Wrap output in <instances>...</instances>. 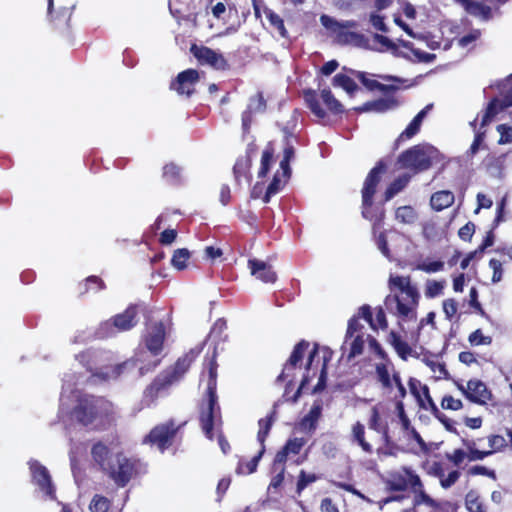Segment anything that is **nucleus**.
Masks as SVG:
<instances>
[{
    "label": "nucleus",
    "mask_w": 512,
    "mask_h": 512,
    "mask_svg": "<svg viewBox=\"0 0 512 512\" xmlns=\"http://www.w3.org/2000/svg\"><path fill=\"white\" fill-rule=\"evenodd\" d=\"M377 379L384 389L390 390L392 388V377L390 376L388 366L386 363L376 364Z\"/></svg>",
    "instance_id": "55"
},
{
    "label": "nucleus",
    "mask_w": 512,
    "mask_h": 512,
    "mask_svg": "<svg viewBox=\"0 0 512 512\" xmlns=\"http://www.w3.org/2000/svg\"><path fill=\"white\" fill-rule=\"evenodd\" d=\"M308 341L302 339L293 348L289 358L284 364L283 370L277 377V381H284L286 378L294 375V370L303 362L305 352L309 348Z\"/></svg>",
    "instance_id": "17"
},
{
    "label": "nucleus",
    "mask_w": 512,
    "mask_h": 512,
    "mask_svg": "<svg viewBox=\"0 0 512 512\" xmlns=\"http://www.w3.org/2000/svg\"><path fill=\"white\" fill-rule=\"evenodd\" d=\"M496 130L500 134L498 144L504 145L512 143V126L507 124H499L496 127Z\"/></svg>",
    "instance_id": "64"
},
{
    "label": "nucleus",
    "mask_w": 512,
    "mask_h": 512,
    "mask_svg": "<svg viewBox=\"0 0 512 512\" xmlns=\"http://www.w3.org/2000/svg\"><path fill=\"white\" fill-rule=\"evenodd\" d=\"M118 487H125L137 473V461L118 452L103 471Z\"/></svg>",
    "instance_id": "8"
},
{
    "label": "nucleus",
    "mask_w": 512,
    "mask_h": 512,
    "mask_svg": "<svg viewBox=\"0 0 512 512\" xmlns=\"http://www.w3.org/2000/svg\"><path fill=\"white\" fill-rule=\"evenodd\" d=\"M418 386H420V382L414 378H410L409 388H410L411 393L417 398V400L419 401V404L422 408L429 409L431 411V413L439 420V417L441 418V414H443V413L440 412V410L438 409L435 402H431L430 406H426L424 401L421 399V395L417 389Z\"/></svg>",
    "instance_id": "49"
},
{
    "label": "nucleus",
    "mask_w": 512,
    "mask_h": 512,
    "mask_svg": "<svg viewBox=\"0 0 512 512\" xmlns=\"http://www.w3.org/2000/svg\"><path fill=\"white\" fill-rule=\"evenodd\" d=\"M285 470L286 469L284 465H278V469L275 471L276 475L272 477L269 483L267 493L268 496L273 500H277L281 495V487L284 482Z\"/></svg>",
    "instance_id": "40"
},
{
    "label": "nucleus",
    "mask_w": 512,
    "mask_h": 512,
    "mask_svg": "<svg viewBox=\"0 0 512 512\" xmlns=\"http://www.w3.org/2000/svg\"><path fill=\"white\" fill-rule=\"evenodd\" d=\"M73 419L81 426L93 430H106L115 422L114 404L102 396L84 394L72 408Z\"/></svg>",
    "instance_id": "1"
},
{
    "label": "nucleus",
    "mask_w": 512,
    "mask_h": 512,
    "mask_svg": "<svg viewBox=\"0 0 512 512\" xmlns=\"http://www.w3.org/2000/svg\"><path fill=\"white\" fill-rule=\"evenodd\" d=\"M464 395L471 402L477 404H485L492 396L486 384L477 379L467 382V391H464Z\"/></svg>",
    "instance_id": "24"
},
{
    "label": "nucleus",
    "mask_w": 512,
    "mask_h": 512,
    "mask_svg": "<svg viewBox=\"0 0 512 512\" xmlns=\"http://www.w3.org/2000/svg\"><path fill=\"white\" fill-rule=\"evenodd\" d=\"M174 383L173 379L170 378L164 371L158 374L154 380L146 387L144 391L145 398L154 401L158 398L159 394L168 389Z\"/></svg>",
    "instance_id": "26"
},
{
    "label": "nucleus",
    "mask_w": 512,
    "mask_h": 512,
    "mask_svg": "<svg viewBox=\"0 0 512 512\" xmlns=\"http://www.w3.org/2000/svg\"><path fill=\"white\" fill-rule=\"evenodd\" d=\"M465 11L468 14L474 17H478L483 21H489L493 17L491 7L479 1L472 0L470 5L466 7Z\"/></svg>",
    "instance_id": "45"
},
{
    "label": "nucleus",
    "mask_w": 512,
    "mask_h": 512,
    "mask_svg": "<svg viewBox=\"0 0 512 512\" xmlns=\"http://www.w3.org/2000/svg\"><path fill=\"white\" fill-rule=\"evenodd\" d=\"M440 151L429 143L416 144L398 156L397 162L401 168L419 174L429 170L435 164L443 160Z\"/></svg>",
    "instance_id": "5"
},
{
    "label": "nucleus",
    "mask_w": 512,
    "mask_h": 512,
    "mask_svg": "<svg viewBox=\"0 0 512 512\" xmlns=\"http://www.w3.org/2000/svg\"><path fill=\"white\" fill-rule=\"evenodd\" d=\"M306 440L304 438H292L288 439L285 445L276 453L272 469L276 471L278 469V465H284L288 460L290 455H298L302 448L305 446Z\"/></svg>",
    "instance_id": "20"
},
{
    "label": "nucleus",
    "mask_w": 512,
    "mask_h": 512,
    "mask_svg": "<svg viewBox=\"0 0 512 512\" xmlns=\"http://www.w3.org/2000/svg\"><path fill=\"white\" fill-rule=\"evenodd\" d=\"M395 218L403 224H412L417 219V213L411 206H401L396 209Z\"/></svg>",
    "instance_id": "52"
},
{
    "label": "nucleus",
    "mask_w": 512,
    "mask_h": 512,
    "mask_svg": "<svg viewBox=\"0 0 512 512\" xmlns=\"http://www.w3.org/2000/svg\"><path fill=\"white\" fill-rule=\"evenodd\" d=\"M281 189V179L279 176V173L277 172L274 176L272 181L269 183L267 190L263 196V202L269 203L270 199L273 195L278 193Z\"/></svg>",
    "instance_id": "62"
},
{
    "label": "nucleus",
    "mask_w": 512,
    "mask_h": 512,
    "mask_svg": "<svg viewBox=\"0 0 512 512\" xmlns=\"http://www.w3.org/2000/svg\"><path fill=\"white\" fill-rule=\"evenodd\" d=\"M462 444L467 452L463 449H455L452 453L445 455L446 459L456 467H460L465 458H468L469 461H479L491 455V451L477 449L475 440L462 439Z\"/></svg>",
    "instance_id": "11"
},
{
    "label": "nucleus",
    "mask_w": 512,
    "mask_h": 512,
    "mask_svg": "<svg viewBox=\"0 0 512 512\" xmlns=\"http://www.w3.org/2000/svg\"><path fill=\"white\" fill-rule=\"evenodd\" d=\"M318 355V344L314 345V348L309 352L308 359L305 365L306 373L303 375L301 383L298 387V389L295 391V393L292 396L289 395V389L293 386L292 380H290L286 384L285 393L284 396L287 397L286 400L290 401L291 403H296L298 401V398L300 397L302 390L306 385L309 384L311 376L309 375L310 370L312 369L314 358Z\"/></svg>",
    "instance_id": "22"
},
{
    "label": "nucleus",
    "mask_w": 512,
    "mask_h": 512,
    "mask_svg": "<svg viewBox=\"0 0 512 512\" xmlns=\"http://www.w3.org/2000/svg\"><path fill=\"white\" fill-rule=\"evenodd\" d=\"M349 439L351 444L360 447L364 453L369 455L374 453L373 445L366 438V428L362 422L356 421L351 426Z\"/></svg>",
    "instance_id": "25"
},
{
    "label": "nucleus",
    "mask_w": 512,
    "mask_h": 512,
    "mask_svg": "<svg viewBox=\"0 0 512 512\" xmlns=\"http://www.w3.org/2000/svg\"><path fill=\"white\" fill-rule=\"evenodd\" d=\"M385 487L390 492H406L413 494V506L415 509L425 505L431 509H439L441 505L425 490L424 484L417 472L410 466H400L387 473L384 480Z\"/></svg>",
    "instance_id": "3"
},
{
    "label": "nucleus",
    "mask_w": 512,
    "mask_h": 512,
    "mask_svg": "<svg viewBox=\"0 0 512 512\" xmlns=\"http://www.w3.org/2000/svg\"><path fill=\"white\" fill-rule=\"evenodd\" d=\"M274 152V145L272 142H269L262 153L261 166L258 171L259 178H264L268 174L270 170V164L273 161Z\"/></svg>",
    "instance_id": "50"
},
{
    "label": "nucleus",
    "mask_w": 512,
    "mask_h": 512,
    "mask_svg": "<svg viewBox=\"0 0 512 512\" xmlns=\"http://www.w3.org/2000/svg\"><path fill=\"white\" fill-rule=\"evenodd\" d=\"M248 268L251 275L263 283L273 284L277 280V273L273 267L265 261L253 258L248 260Z\"/></svg>",
    "instance_id": "21"
},
{
    "label": "nucleus",
    "mask_w": 512,
    "mask_h": 512,
    "mask_svg": "<svg viewBox=\"0 0 512 512\" xmlns=\"http://www.w3.org/2000/svg\"><path fill=\"white\" fill-rule=\"evenodd\" d=\"M388 288L390 294L384 300L386 308L401 321L416 320L420 294L411 277L391 274Z\"/></svg>",
    "instance_id": "2"
},
{
    "label": "nucleus",
    "mask_w": 512,
    "mask_h": 512,
    "mask_svg": "<svg viewBox=\"0 0 512 512\" xmlns=\"http://www.w3.org/2000/svg\"><path fill=\"white\" fill-rule=\"evenodd\" d=\"M265 453V446L261 447L259 452L252 457L249 461L239 460L235 469L238 475H249L257 471L258 464Z\"/></svg>",
    "instance_id": "39"
},
{
    "label": "nucleus",
    "mask_w": 512,
    "mask_h": 512,
    "mask_svg": "<svg viewBox=\"0 0 512 512\" xmlns=\"http://www.w3.org/2000/svg\"><path fill=\"white\" fill-rule=\"evenodd\" d=\"M490 88L497 89L502 96V100L506 103V106H508V108L512 107V73L505 79L491 84Z\"/></svg>",
    "instance_id": "43"
},
{
    "label": "nucleus",
    "mask_w": 512,
    "mask_h": 512,
    "mask_svg": "<svg viewBox=\"0 0 512 512\" xmlns=\"http://www.w3.org/2000/svg\"><path fill=\"white\" fill-rule=\"evenodd\" d=\"M77 289L79 295L83 296L90 291L97 292L106 289V284L99 276L91 275L79 282Z\"/></svg>",
    "instance_id": "37"
},
{
    "label": "nucleus",
    "mask_w": 512,
    "mask_h": 512,
    "mask_svg": "<svg viewBox=\"0 0 512 512\" xmlns=\"http://www.w3.org/2000/svg\"><path fill=\"white\" fill-rule=\"evenodd\" d=\"M139 361L142 362V359H128L126 361L111 366L109 370L105 373H94V375L103 380H108L111 378L117 379L126 371L136 368L138 366Z\"/></svg>",
    "instance_id": "30"
},
{
    "label": "nucleus",
    "mask_w": 512,
    "mask_h": 512,
    "mask_svg": "<svg viewBox=\"0 0 512 512\" xmlns=\"http://www.w3.org/2000/svg\"><path fill=\"white\" fill-rule=\"evenodd\" d=\"M507 108L508 106H506V103L502 99H499L498 97L492 98L483 112L480 127L484 128L487 126L499 113L503 112Z\"/></svg>",
    "instance_id": "32"
},
{
    "label": "nucleus",
    "mask_w": 512,
    "mask_h": 512,
    "mask_svg": "<svg viewBox=\"0 0 512 512\" xmlns=\"http://www.w3.org/2000/svg\"><path fill=\"white\" fill-rule=\"evenodd\" d=\"M322 413V405L319 402H315L307 415H305L301 421L300 426L304 430L314 431L317 428V423Z\"/></svg>",
    "instance_id": "38"
},
{
    "label": "nucleus",
    "mask_w": 512,
    "mask_h": 512,
    "mask_svg": "<svg viewBox=\"0 0 512 512\" xmlns=\"http://www.w3.org/2000/svg\"><path fill=\"white\" fill-rule=\"evenodd\" d=\"M217 370H218V364L216 361V356L214 354L208 363V381H207V390H206L207 396L218 397L217 396V376H218Z\"/></svg>",
    "instance_id": "42"
},
{
    "label": "nucleus",
    "mask_w": 512,
    "mask_h": 512,
    "mask_svg": "<svg viewBox=\"0 0 512 512\" xmlns=\"http://www.w3.org/2000/svg\"><path fill=\"white\" fill-rule=\"evenodd\" d=\"M343 70L349 72L350 75L357 78L369 91H374L377 89L379 82L377 80L368 78V74L366 72L348 69L346 67H343Z\"/></svg>",
    "instance_id": "58"
},
{
    "label": "nucleus",
    "mask_w": 512,
    "mask_h": 512,
    "mask_svg": "<svg viewBox=\"0 0 512 512\" xmlns=\"http://www.w3.org/2000/svg\"><path fill=\"white\" fill-rule=\"evenodd\" d=\"M190 53L200 66H208L221 72L231 69V65L224 54L208 46L193 43L190 46Z\"/></svg>",
    "instance_id": "10"
},
{
    "label": "nucleus",
    "mask_w": 512,
    "mask_h": 512,
    "mask_svg": "<svg viewBox=\"0 0 512 512\" xmlns=\"http://www.w3.org/2000/svg\"><path fill=\"white\" fill-rule=\"evenodd\" d=\"M217 413H220L218 397L207 396V404L200 410L199 421L204 435L209 440H213L214 438L213 429Z\"/></svg>",
    "instance_id": "12"
},
{
    "label": "nucleus",
    "mask_w": 512,
    "mask_h": 512,
    "mask_svg": "<svg viewBox=\"0 0 512 512\" xmlns=\"http://www.w3.org/2000/svg\"><path fill=\"white\" fill-rule=\"evenodd\" d=\"M319 479L314 473H307L305 470H301L298 475V480L296 484V494L298 496L301 495L303 490L310 484L316 482Z\"/></svg>",
    "instance_id": "56"
},
{
    "label": "nucleus",
    "mask_w": 512,
    "mask_h": 512,
    "mask_svg": "<svg viewBox=\"0 0 512 512\" xmlns=\"http://www.w3.org/2000/svg\"><path fill=\"white\" fill-rule=\"evenodd\" d=\"M386 169V163L383 160L378 161L366 176L361 190V214L363 218L373 222L374 232L382 228L385 219V209L382 206H374V196L381 181V175L386 172Z\"/></svg>",
    "instance_id": "4"
},
{
    "label": "nucleus",
    "mask_w": 512,
    "mask_h": 512,
    "mask_svg": "<svg viewBox=\"0 0 512 512\" xmlns=\"http://www.w3.org/2000/svg\"><path fill=\"white\" fill-rule=\"evenodd\" d=\"M190 252L186 248H179L174 251L171 264L177 270H184L187 267V262L190 259Z\"/></svg>",
    "instance_id": "53"
},
{
    "label": "nucleus",
    "mask_w": 512,
    "mask_h": 512,
    "mask_svg": "<svg viewBox=\"0 0 512 512\" xmlns=\"http://www.w3.org/2000/svg\"><path fill=\"white\" fill-rule=\"evenodd\" d=\"M267 104L262 92H258L256 95L250 98V102L247 108L249 114L262 113L266 110Z\"/></svg>",
    "instance_id": "60"
},
{
    "label": "nucleus",
    "mask_w": 512,
    "mask_h": 512,
    "mask_svg": "<svg viewBox=\"0 0 512 512\" xmlns=\"http://www.w3.org/2000/svg\"><path fill=\"white\" fill-rule=\"evenodd\" d=\"M266 17L272 27H274L282 37L287 36V30L284 25V21L281 16L275 13L273 10L265 9Z\"/></svg>",
    "instance_id": "57"
},
{
    "label": "nucleus",
    "mask_w": 512,
    "mask_h": 512,
    "mask_svg": "<svg viewBox=\"0 0 512 512\" xmlns=\"http://www.w3.org/2000/svg\"><path fill=\"white\" fill-rule=\"evenodd\" d=\"M466 508L469 512H484V507L482 502L480 501L479 497L473 493L469 492L466 495L465 499Z\"/></svg>",
    "instance_id": "63"
},
{
    "label": "nucleus",
    "mask_w": 512,
    "mask_h": 512,
    "mask_svg": "<svg viewBox=\"0 0 512 512\" xmlns=\"http://www.w3.org/2000/svg\"><path fill=\"white\" fill-rule=\"evenodd\" d=\"M455 201L453 192L449 190H440L434 192L430 198V205L435 211H442L450 207Z\"/></svg>",
    "instance_id": "33"
},
{
    "label": "nucleus",
    "mask_w": 512,
    "mask_h": 512,
    "mask_svg": "<svg viewBox=\"0 0 512 512\" xmlns=\"http://www.w3.org/2000/svg\"><path fill=\"white\" fill-rule=\"evenodd\" d=\"M349 343V352L347 354L348 360H351L359 355H361L364 351L365 338L364 334H356L354 337H351Z\"/></svg>",
    "instance_id": "51"
},
{
    "label": "nucleus",
    "mask_w": 512,
    "mask_h": 512,
    "mask_svg": "<svg viewBox=\"0 0 512 512\" xmlns=\"http://www.w3.org/2000/svg\"><path fill=\"white\" fill-rule=\"evenodd\" d=\"M303 98L310 111L319 119L326 117V111L321 107L318 94L313 89L303 90Z\"/></svg>",
    "instance_id": "34"
},
{
    "label": "nucleus",
    "mask_w": 512,
    "mask_h": 512,
    "mask_svg": "<svg viewBox=\"0 0 512 512\" xmlns=\"http://www.w3.org/2000/svg\"><path fill=\"white\" fill-rule=\"evenodd\" d=\"M166 338V329L162 321L153 323L144 336V344L147 350L153 355L158 356L163 351Z\"/></svg>",
    "instance_id": "15"
},
{
    "label": "nucleus",
    "mask_w": 512,
    "mask_h": 512,
    "mask_svg": "<svg viewBox=\"0 0 512 512\" xmlns=\"http://www.w3.org/2000/svg\"><path fill=\"white\" fill-rule=\"evenodd\" d=\"M202 348H193L182 357L178 358L175 364L164 370V372L173 379L174 382L180 380L189 370L191 364L200 355Z\"/></svg>",
    "instance_id": "19"
},
{
    "label": "nucleus",
    "mask_w": 512,
    "mask_h": 512,
    "mask_svg": "<svg viewBox=\"0 0 512 512\" xmlns=\"http://www.w3.org/2000/svg\"><path fill=\"white\" fill-rule=\"evenodd\" d=\"M194 0H169V10L178 21L190 22L193 27L197 26L198 13Z\"/></svg>",
    "instance_id": "14"
},
{
    "label": "nucleus",
    "mask_w": 512,
    "mask_h": 512,
    "mask_svg": "<svg viewBox=\"0 0 512 512\" xmlns=\"http://www.w3.org/2000/svg\"><path fill=\"white\" fill-rule=\"evenodd\" d=\"M506 157L507 154H488L483 159L482 166L490 176L501 178L505 170Z\"/></svg>",
    "instance_id": "29"
},
{
    "label": "nucleus",
    "mask_w": 512,
    "mask_h": 512,
    "mask_svg": "<svg viewBox=\"0 0 512 512\" xmlns=\"http://www.w3.org/2000/svg\"><path fill=\"white\" fill-rule=\"evenodd\" d=\"M162 178L170 185H179L182 181V169L174 162L167 163L162 168Z\"/></svg>",
    "instance_id": "41"
},
{
    "label": "nucleus",
    "mask_w": 512,
    "mask_h": 512,
    "mask_svg": "<svg viewBox=\"0 0 512 512\" xmlns=\"http://www.w3.org/2000/svg\"><path fill=\"white\" fill-rule=\"evenodd\" d=\"M321 24L335 35V40L340 45H353L358 48L369 49V39L362 33L349 31V29L356 28L357 22L348 20L339 22L333 17L323 14L320 17Z\"/></svg>",
    "instance_id": "6"
},
{
    "label": "nucleus",
    "mask_w": 512,
    "mask_h": 512,
    "mask_svg": "<svg viewBox=\"0 0 512 512\" xmlns=\"http://www.w3.org/2000/svg\"><path fill=\"white\" fill-rule=\"evenodd\" d=\"M110 507L111 501L107 497L99 494L94 495L89 504L91 512H108Z\"/></svg>",
    "instance_id": "59"
},
{
    "label": "nucleus",
    "mask_w": 512,
    "mask_h": 512,
    "mask_svg": "<svg viewBox=\"0 0 512 512\" xmlns=\"http://www.w3.org/2000/svg\"><path fill=\"white\" fill-rule=\"evenodd\" d=\"M364 326L360 323L357 316H353L348 320L347 330L345 334V342L356 334H364Z\"/></svg>",
    "instance_id": "61"
},
{
    "label": "nucleus",
    "mask_w": 512,
    "mask_h": 512,
    "mask_svg": "<svg viewBox=\"0 0 512 512\" xmlns=\"http://www.w3.org/2000/svg\"><path fill=\"white\" fill-rule=\"evenodd\" d=\"M321 98L328 111L332 114L338 115L344 112L343 105L334 97L330 89H323L321 91Z\"/></svg>",
    "instance_id": "47"
},
{
    "label": "nucleus",
    "mask_w": 512,
    "mask_h": 512,
    "mask_svg": "<svg viewBox=\"0 0 512 512\" xmlns=\"http://www.w3.org/2000/svg\"><path fill=\"white\" fill-rule=\"evenodd\" d=\"M388 341L393 346L399 357L403 360H406L407 357L411 354V347L401 338L397 332L391 331L389 333Z\"/></svg>",
    "instance_id": "44"
},
{
    "label": "nucleus",
    "mask_w": 512,
    "mask_h": 512,
    "mask_svg": "<svg viewBox=\"0 0 512 512\" xmlns=\"http://www.w3.org/2000/svg\"><path fill=\"white\" fill-rule=\"evenodd\" d=\"M251 166L252 160L249 156H240L237 158L233 166V175L237 184L240 185L242 180L248 183L251 181Z\"/></svg>",
    "instance_id": "31"
},
{
    "label": "nucleus",
    "mask_w": 512,
    "mask_h": 512,
    "mask_svg": "<svg viewBox=\"0 0 512 512\" xmlns=\"http://www.w3.org/2000/svg\"><path fill=\"white\" fill-rule=\"evenodd\" d=\"M200 79L199 72L190 68L180 72L170 84V89L179 95L191 96L195 91V85Z\"/></svg>",
    "instance_id": "16"
},
{
    "label": "nucleus",
    "mask_w": 512,
    "mask_h": 512,
    "mask_svg": "<svg viewBox=\"0 0 512 512\" xmlns=\"http://www.w3.org/2000/svg\"><path fill=\"white\" fill-rule=\"evenodd\" d=\"M30 470L34 483L43 491L46 495L51 498L55 497V488L52 484V479L48 469L40 464L38 461H34L30 464Z\"/></svg>",
    "instance_id": "18"
},
{
    "label": "nucleus",
    "mask_w": 512,
    "mask_h": 512,
    "mask_svg": "<svg viewBox=\"0 0 512 512\" xmlns=\"http://www.w3.org/2000/svg\"><path fill=\"white\" fill-rule=\"evenodd\" d=\"M179 429L180 426H176L175 421L170 419L153 427L143 439V443L156 446L161 452H164L173 444Z\"/></svg>",
    "instance_id": "9"
},
{
    "label": "nucleus",
    "mask_w": 512,
    "mask_h": 512,
    "mask_svg": "<svg viewBox=\"0 0 512 512\" xmlns=\"http://www.w3.org/2000/svg\"><path fill=\"white\" fill-rule=\"evenodd\" d=\"M352 77V75L338 73L333 77L332 83L335 87L344 89L348 94H353L358 90V85Z\"/></svg>",
    "instance_id": "48"
},
{
    "label": "nucleus",
    "mask_w": 512,
    "mask_h": 512,
    "mask_svg": "<svg viewBox=\"0 0 512 512\" xmlns=\"http://www.w3.org/2000/svg\"><path fill=\"white\" fill-rule=\"evenodd\" d=\"M367 425L369 429L381 434L386 444L390 442L388 423L382 418L377 406L371 408Z\"/></svg>",
    "instance_id": "28"
},
{
    "label": "nucleus",
    "mask_w": 512,
    "mask_h": 512,
    "mask_svg": "<svg viewBox=\"0 0 512 512\" xmlns=\"http://www.w3.org/2000/svg\"><path fill=\"white\" fill-rule=\"evenodd\" d=\"M430 106H426L411 120L405 130L395 140V149L399 147L402 142L412 139L415 135L420 132L423 119L427 114V110Z\"/></svg>",
    "instance_id": "27"
},
{
    "label": "nucleus",
    "mask_w": 512,
    "mask_h": 512,
    "mask_svg": "<svg viewBox=\"0 0 512 512\" xmlns=\"http://www.w3.org/2000/svg\"><path fill=\"white\" fill-rule=\"evenodd\" d=\"M399 106V101L394 96L386 98H379L372 101H367L361 106L355 107L354 111L357 113L376 112L385 113L393 110Z\"/></svg>",
    "instance_id": "23"
},
{
    "label": "nucleus",
    "mask_w": 512,
    "mask_h": 512,
    "mask_svg": "<svg viewBox=\"0 0 512 512\" xmlns=\"http://www.w3.org/2000/svg\"><path fill=\"white\" fill-rule=\"evenodd\" d=\"M392 384L394 383L397 388V393L394 396V400L396 401L397 410H401L403 414V402L402 400L406 396V388L401 381V377L398 372H394L392 375Z\"/></svg>",
    "instance_id": "54"
},
{
    "label": "nucleus",
    "mask_w": 512,
    "mask_h": 512,
    "mask_svg": "<svg viewBox=\"0 0 512 512\" xmlns=\"http://www.w3.org/2000/svg\"><path fill=\"white\" fill-rule=\"evenodd\" d=\"M410 177L402 175L393 180L384 192V201L391 200L396 194L401 192L409 183Z\"/></svg>",
    "instance_id": "46"
},
{
    "label": "nucleus",
    "mask_w": 512,
    "mask_h": 512,
    "mask_svg": "<svg viewBox=\"0 0 512 512\" xmlns=\"http://www.w3.org/2000/svg\"><path fill=\"white\" fill-rule=\"evenodd\" d=\"M277 410L276 405H274L272 411L265 418H261L258 421L259 430L257 433V440L260 443L261 447L265 446L266 438L268 437L270 430L274 421L276 420Z\"/></svg>",
    "instance_id": "36"
},
{
    "label": "nucleus",
    "mask_w": 512,
    "mask_h": 512,
    "mask_svg": "<svg viewBox=\"0 0 512 512\" xmlns=\"http://www.w3.org/2000/svg\"><path fill=\"white\" fill-rule=\"evenodd\" d=\"M427 474L439 480L441 488L447 490L454 486L461 477V472L458 469H451L442 461H433L428 469Z\"/></svg>",
    "instance_id": "13"
},
{
    "label": "nucleus",
    "mask_w": 512,
    "mask_h": 512,
    "mask_svg": "<svg viewBox=\"0 0 512 512\" xmlns=\"http://www.w3.org/2000/svg\"><path fill=\"white\" fill-rule=\"evenodd\" d=\"M110 449L101 441L93 444L91 448V456L94 462L100 467L102 471L107 467L109 459Z\"/></svg>",
    "instance_id": "35"
},
{
    "label": "nucleus",
    "mask_w": 512,
    "mask_h": 512,
    "mask_svg": "<svg viewBox=\"0 0 512 512\" xmlns=\"http://www.w3.org/2000/svg\"><path fill=\"white\" fill-rule=\"evenodd\" d=\"M139 312V304H129L123 312L103 322L98 329V335L101 337H111L117 333L133 329L138 324Z\"/></svg>",
    "instance_id": "7"
}]
</instances>
